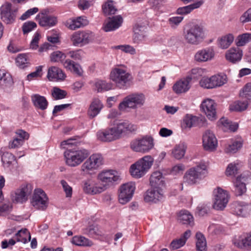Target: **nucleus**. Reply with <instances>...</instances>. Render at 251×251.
<instances>
[{
	"label": "nucleus",
	"mask_w": 251,
	"mask_h": 251,
	"mask_svg": "<svg viewBox=\"0 0 251 251\" xmlns=\"http://www.w3.org/2000/svg\"><path fill=\"white\" fill-rule=\"evenodd\" d=\"M136 126L126 120H114L113 126L97 132L98 139L104 142H109L122 138L123 134L133 132Z\"/></svg>",
	"instance_id": "nucleus-1"
},
{
	"label": "nucleus",
	"mask_w": 251,
	"mask_h": 251,
	"mask_svg": "<svg viewBox=\"0 0 251 251\" xmlns=\"http://www.w3.org/2000/svg\"><path fill=\"white\" fill-rule=\"evenodd\" d=\"M183 36L187 44L198 45L204 37V30L202 26L197 24L193 25L184 29Z\"/></svg>",
	"instance_id": "nucleus-2"
},
{
	"label": "nucleus",
	"mask_w": 251,
	"mask_h": 251,
	"mask_svg": "<svg viewBox=\"0 0 251 251\" xmlns=\"http://www.w3.org/2000/svg\"><path fill=\"white\" fill-rule=\"evenodd\" d=\"M153 161V158L150 155L144 156L131 165L130 168L131 175L137 178L142 177L151 168Z\"/></svg>",
	"instance_id": "nucleus-3"
},
{
	"label": "nucleus",
	"mask_w": 251,
	"mask_h": 251,
	"mask_svg": "<svg viewBox=\"0 0 251 251\" xmlns=\"http://www.w3.org/2000/svg\"><path fill=\"white\" fill-rule=\"evenodd\" d=\"M66 164L71 167H75L80 164L89 155L87 150L82 149H68L64 152Z\"/></svg>",
	"instance_id": "nucleus-4"
},
{
	"label": "nucleus",
	"mask_w": 251,
	"mask_h": 251,
	"mask_svg": "<svg viewBox=\"0 0 251 251\" xmlns=\"http://www.w3.org/2000/svg\"><path fill=\"white\" fill-rule=\"evenodd\" d=\"M207 166L204 164H200L189 169L185 174L184 182L188 184H194L199 182L207 175Z\"/></svg>",
	"instance_id": "nucleus-5"
},
{
	"label": "nucleus",
	"mask_w": 251,
	"mask_h": 251,
	"mask_svg": "<svg viewBox=\"0 0 251 251\" xmlns=\"http://www.w3.org/2000/svg\"><path fill=\"white\" fill-rule=\"evenodd\" d=\"M145 101V96L142 93H133L125 97L119 104V109L120 111H126V108L135 109L138 105L141 106Z\"/></svg>",
	"instance_id": "nucleus-6"
},
{
	"label": "nucleus",
	"mask_w": 251,
	"mask_h": 251,
	"mask_svg": "<svg viewBox=\"0 0 251 251\" xmlns=\"http://www.w3.org/2000/svg\"><path fill=\"white\" fill-rule=\"evenodd\" d=\"M110 79L120 89L126 87L127 84L131 78V75L125 69L120 68L113 69L110 75Z\"/></svg>",
	"instance_id": "nucleus-7"
},
{
	"label": "nucleus",
	"mask_w": 251,
	"mask_h": 251,
	"mask_svg": "<svg viewBox=\"0 0 251 251\" xmlns=\"http://www.w3.org/2000/svg\"><path fill=\"white\" fill-rule=\"evenodd\" d=\"M95 38L94 33L87 30L74 32L71 35L70 39L74 46L82 47L92 42Z\"/></svg>",
	"instance_id": "nucleus-8"
},
{
	"label": "nucleus",
	"mask_w": 251,
	"mask_h": 251,
	"mask_svg": "<svg viewBox=\"0 0 251 251\" xmlns=\"http://www.w3.org/2000/svg\"><path fill=\"white\" fill-rule=\"evenodd\" d=\"M154 146L153 139L151 137H145L140 139L132 140L130 144V148L135 152L146 153Z\"/></svg>",
	"instance_id": "nucleus-9"
},
{
	"label": "nucleus",
	"mask_w": 251,
	"mask_h": 251,
	"mask_svg": "<svg viewBox=\"0 0 251 251\" xmlns=\"http://www.w3.org/2000/svg\"><path fill=\"white\" fill-rule=\"evenodd\" d=\"M32 191L30 184L22 185L19 189L11 193V201L15 203H23L27 200V196Z\"/></svg>",
	"instance_id": "nucleus-10"
},
{
	"label": "nucleus",
	"mask_w": 251,
	"mask_h": 251,
	"mask_svg": "<svg viewBox=\"0 0 251 251\" xmlns=\"http://www.w3.org/2000/svg\"><path fill=\"white\" fill-rule=\"evenodd\" d=\"M17 11L18 8L13 7L9 2H5L0 7L1 19L6 24H12L16 19Z\"/></svg>",
	"instance_id": "nucleus-11"
},
{
	"label": "nucleus",
	"mask_w": 251,
	"mask_h": 251,
	"mask_svg": "<svg viewBox=\"0 0 251 251\" xmlns=\"http://www.w3.org/2000/svg\"><path fill=\"white\" fill-rule=\"evenodd\" d=\"M214 201L213 207L216 210L224 209L228 201L227 192L222 188H218L214 192Z\"/></svg>",
	"instance_id": "nucleus-12"
},
{
	"label": "nucleus",
	"mask_w": 251,
	"mask_h": 251,
	"mask_svg": "<svg viewBox=\"0 0 251 251\" xmlns=\"http://www.w3.org/2000/svg\"><path fill=\"white\" fill-rule=\"evenodd\" d=\"M31 203L36 209L44 210L48 206L47 196L42 190L35 189Z\"/></svg>",
	"instance_id": "nucleus-13"
},
{
	"label": "nucleus",
	"mask_w": 251,
	"mask_h": 251,
	"mask_svg": "<svg viewBox=\"0 0 251 251\" xmlns=\"http://www.w3.org/2000/svg\"><path fill=\"white\" fill-rule=\"evenodd\" d=\"M135 189V184L133 182L123 184L119 189V202L122 204H125L128 202L132 197Z\"/></svg>",
	"instance_id": "nucleus-14"
},
{
	"label": "nucleus",
	"mask_w": 251,
	"mask_h": 251,
	"mask_svg": "<svg viewBox=\"0 0 251 251\" xmlns=\"http://www.w3.org/2000/svg\"><path fill=\"white\" fill-rule=\"evenodd\" d=\"M202 145L205 151H213L216 150L218 146L217 139L213 132L206 130L202 135Z\"/></svg>",
	"instance_id": "nucleus-15"
},
{
	"label": "nucleus",
	"mask_w": 251,
	"mask_h": 251,
	"mask_svg": "<svg viewBox=\"0 0 251 251\" xmlns=\"http://www.w3.org/2000/svg\"><path fill=\"white\" fill-rule=\"evenodd\" d=\"M164 198V191L163 189L151 188L147 190L144 197L146 202L157 203L161 201Z\"/></svg>",
	"instance_id": "nucleus-16"
},
{
	"label": "nucleus",
	"mask_w": 251,
	"mask_h": 251,
	"mask_svg": "<svg viewBox=\"0 0 251 251\" xmlns=\"http://www.w3.org/2000/svg\"><path fill=\"white\" fill-rule=\"evenodd\" d=\"M216 104L211 99H207L203 101L201 107L207 117L212 121L216 119Z\"/></svg>",
	"instance_id": "nucleus-17"
},
{
	"label": "nucleus",
	"mask_w": 251,
	"mask_h": 251,
	"mask_svg": "<svg viewBox=\"0 0 251 251\" xmlns=\"http://www.w3.org/2000/svg\"><path fill=\"white\" fill-rule=\"evenodd\" d=\"M113 171H103L99 174L98 179L103 183L102 186L107 187L119 179V176L115 175Z\"/></svg>",
	"instance_id": "nucleus-18"
},
{
	"label": "nucleus",
	"mask_w": 251,
	"mask_h": 251,
	"mask_svg": "<svg viewBox=\"0 0 251 251\" xmlns=\"http://www.w3.org/2000/svg\"><path fill=\"white\" fill-rule=\"evenodd\" d=\"M215 56L214 50L212 48H207L198 50L195 54L196 61L203 62L212 60Z\"/></svg>",
	"instance_id": "nucleus-19"
},
{
	"label": "nucleus",
	"mask_w": 251,
	"mask_h": 251,
	"mask_svg": "<svg viewBox=\"0 0 251 251\" xmlns=\"http://www.w3.org/2000/svg\"><path fill=\"white\" fill-rule=\"evenodd\" d=\"M192 79V76H187L176 82L173 86V89L176 94H181L188 91L191 86L190 83Z\"/></svg>",
	"instance_id": "nucleus-20"
},
{
	"label": "nucleus",
	"mask_w": 251,
	"mask_h": 251,
	"mask_svg": "<svg viewBox=\"0 0 251 251\" xmlns=\"http://www.w3.org/2000/svg\"><path fill=\"white\" fill-rule=\"evenodd\" d=\"M105 190V186H99L92 180H87L84 183L83 190L89 194L95 195L100 193Z\"/></svg>",
	"instance_id": "nucleus-21"
},
{
	"label": "nucleus",
	"mask_w": 251,
	"mask_h": 251,
	"mask_svg": "<svg viewBox=\"0 0 251 251\" xmlns=\"http://www.w3.org/2000/svg\"><path fill=\"white\" fill-rule=\"evenodd\" d=\"M150 183L152 188L163 189L165 186V181L162 173L159 171L153 172L151 176Z\"/></svg>",
	"instance_id": "nucleus-22"
},
{
	"label": "nucleus",
	"mask_w": 251,
	"mask_h": 251,
	"mask_svg": "<svg viewBox=\"0 0 251 251\" xmlns=\"http://www.w3.org/2000/svg\"><path fill=\"white\" fill-rule=\"evenodd\" d=\"M242 56V50L238 48H232L228 50L226 53V60L233 63L240 61Z\"/></svg>",
	"instance_id": "nucleus-23"
},
{
	"label": "nucleus",
	"mask_w": 251,
	"mask_h": 251,
	"mask_svg": "<svg viewBox=\"0 0 251 251\" xmlns=\"http://www.w3.org/2000/svg\"><path fill=\"white\" fill-rule=\"evenodd\" d=\"M122 22L123 19L120 15L113 16L109 18V21L105 24L103 30L105 32L114 30L120 26Z\"/></svg>",
	"instance_id": "nucleus-24"
},
{
	"label": "nucleus",
	"mask_w": 251,
	"mask_h": 251,
	"mask_svg": "<svg viewBox=\"0 0 251 251\" xmlns=\"http://www.w3.org/2000/svg\"><path fill=\"white\" fill-rule=\"evenodd\" d=\"M31 99L36 108L41 110H44L47 108L48 101L45 97L39 94H34L31 96Z\"/></svg>",
	"instance_id": "nucleus-25"
},
{
	"label": "nucleus",
	"mask_w": 251,
	"mask_h": 251,
	"mask_svg": "<svg viewBox=\"0 0 251 251\" xmlns=\"http://www.w3.org/2000/svg\"><path fill=\"white\" fill-rule=\"evenodd\" d=\"M47 77L50 80H63L66 75L61 69L53 66L49 68Z\"/></svg>",
	"instance_id": "nucleus-26"
},
{
	"label": "nucleus",
	"mask_w": 251,
	"mask_h": 251,
	"mask_svg": "<svg viewBox=\"0 0 251 251\" xmlns=\"http://www.w3.org/2000/svg\"><path fill=\"white\" fill-rule=\"evenodd\" d=\"M103 106L102 102L99 99H94L88 109L89 116L91 118L96 117L100 112Z\"/></svg>",
	"instance_id": "nucleus-27"
},
{
	"label": "nucleus",
	"mask_w": 251,
	"mask_h": 251,
	"mask_svg": "<svg viewBox=\"0 0 251 251\" xmlns=\"http://www.w3.org/2000/svg\"><path fill=\"white\" fill-rule=\"evenodd\" d=\"M84 234L89 237L94 238H98L103 235L102 230L97 225H91L83 229Z\"/></svg>",
	"instance_id": "nucleus-28"
},
{
	"label": "nucleus",
	"mask_w": 251,
	"mask_h": 251,
	"mask_svg": "<svg viewBox=\"0 0 251 251\" xmlns=\"http://www.w3.org/2000/svg\"><path fill=\"white\" fill-rule=\"evenodd\" d=\"M249 206L246 204H243L239 202H235L232 206L233 213L237 216L245 217L249 213Z\"/></svg>",
	"instance_id": "nucleus-29"
},
{
	"label": "nucleus",
	"mask_w": 251,
	"mask_h": 251,
	"mask_svg": "<svg viewBox=\"0 0 251 251\" xmlns=\"http://www.w3.org/2000/svg\"><path fill=\"white\" fill-rule=\"evenodd\" d=\"M178 220L183 225L192 226L194 225V218L192 215L187 210L179 212Z\"/></svg>",
	"instance_id": "nucleus-30"
},
{
	"label": "nucleus",
	"mask_w": 251,
	"mask_h": 251,
	"mask_svg": "<svg viewBox=\"0 0 251 251\" xmlns=\"http://www.w3.org/2000/svg\"><path fill=\"white\" fill-rule=\"evenodd\" d=\"M247 177L241 175L236 178L235 183L234 192L236 196H241L246 191V185L244 183Z\"/></svg>",
	"instance_id": "nucleus-31"
},
{
	"label": "nucleus",
	"mask_w": 251,
	"mask_h": 251,
	"mask_svg": "<svg viewBox=\"0 0 251 251\" xmlns=\"http://www.w3.org/2000/svg\"><path fill=\"white\" fill-rule=\"evenodd\" d=\"M204 3L203 0H200L189 5L179 7L177 9V13L180 15L187 14L193 10L201 7Z\"/></svg>",
	"instance_id": "nucleus-32"
},
{
	"label": "nucleus",
	"mask_w": 251,
	"mask_h": 251,
	"mask_svg": "<svg viewBox=\"0 0 251 251\" xmlns=\"http://www.w3.org/2000/svg\"><path fill=\"white\" fill-rule=\"evenodd\" d=\"M219 124L221 125L222 129L225 131H235L237 130L238 125L236 123H233L226 118H222L219 121Z\"/></svg>",
	"instance_id": "nucleus-33"
},
{
	"label": "nucleus",
	"mask_w": 251,
	"mask_h": 251,
	"mask_svg": "<svg viewBox=\"0 0 251 251\" xmlns=\"http://www.w3.org/2000/svg\"><path fill=\"white\" fill-rule=\"evenodd\" d=\"M15 241L21 242L25 243L28 241H30L31 239V235L29 232L26 228L20 230L13 238Z\"/></svg>",
	"instance_id": "nucleus-34"
},
{
	"label": "nucleus",
	"mask_w": 251,
	"mask_h": 251,
	"mask_svg": "<svg viewBox=\"0 0 251 251\" xmlns=\"http://www.w3.org/2000/svg\"><path fill=\"white\" fill-rule=\"evenodd\" d=\"M71 242L76 246L91 247L93 245L92 241L82 236H75L72 239Z\"/></svg>",
	"instance_id": "nucleus-35"
},
{
	"label": "nucleus",
	"mask_w": 251,
	"mask_h": 251,
	"mask_svg": "<svg viewBox=\"0 0 251 251\" xmlns=\"http://www.w3.org/2000/svg\"><path fill=\"white\" fill-rule=\"evenodd\" d=\"M12 84V78L10 74L0 70V85L2 89L10 86Z\"/></svg>",
	"instance_id": "nucleus-36"
},
{
	"label": "nucleus",
	"mask_w": 251,
	"mask_h": 251,
	"mask_svg": "<svg viewBox=\"0 0 251 251\" xmlns=\"http://www.w3.org/2000/svg\"><path fill=\"white\" fill-rule=\"evenodd\" d=\"M112 88V84L107 83L104 80H98L94 84V89L97 92H101L104 91H108Z\"/></svg>",
	"instance_id": "nucleus-37"
},
{
	"label": "nucleus",
	"mask_w": 251,
	"mask_h": 251,
	"mask_svg": "<svg viewBox=\"0 0 251 251\" xmlns=\"http://www.w3.org/2000/svg\"><path fill=\"white\" fill-rule=\"evenodd\" d=\"M187 146L184 143H180L176 145L172 151L173 156L177 159L182 158L185 155Z\"/></svg>",
	"instance_id": "nucleus-38"
},
{
	"label": "nucleus",
	"mask_w": 251,
	"mask_h": 251,
	"mask_svg": "<svg viewBox=\"0 0 251 251\" xmlns=\"http://www.w3.org/2000/svg\"><path fill=\"white\" fill-rule=\"evenodd\" d=\"M196 248L198 251H206V241L204 235L201 232L196 234Z\"/></svg>",
	"instance_id": "nucleus-39"
},
{
	"label": "nucleus",
	"mask_w": 251,
	"mask_h": 251,
	"mask_svg": "<svg viewBox=\"0 0 251 251\" xmlns=\"http://www.w3.org/2000/svg\"><path fill=\"white\" fill-rule=\"evenodd\" d=\"M233 40L234 36L232 34H227L219 40V46L223 49H226L231 44Z\"/></svg>",
	"instance_id": "nucleus-40"
},
{
	"label": "nucleus",
	"mask_w": 251,
	"mask_h": 251,
	"mask_svg": "<svg viewBox=\"0 0 251 251\" xmlns=\"http://www.w3.org/2000/svg\"><path fill=\"white\" fill-rule=\"evenodd\" d=\"M102 10L105 15L108 16L115 14L117 9L114 5L113 1L111 0H108L102 5Z\"/></svg>",
	"instance_id": "nucleus-41"
},
{
	"label": "nucleus",
	"mask_w": 251,
	"mask_h": 251,
	"mask_svg": "<svg viewBox=\"0 0 251 251\" xmlns=\"http://www.w3.org/2000/svg\"><path fill=\"white\" fill-rule=\"evenodd\" d=\"M57 23L56 18L53 16H44L39 21V25L42 26H51L54 25Z\"/></svg>",
	"instance_id": "nucleus-42"
},
{
	"label": "nucleus",
	"mask_w": 251,
	"mask_h": 251,
	"mask_svg": "<svg viewBox=\"0 0 251 251\" xmlns=\"http://www.w3.org/2000/svg\"><path fill=\"white\" fill-rule=\"evenodd\" d=\"M235 246L247 250H251V232L241 240V242H235Z\"/></svg>",
	"instance_id": "nucleus-43"
},
{
	"label": "nucleus",
	"mask_w": 251,
	"mask_h": 251,
	"mask_svg": "<svg viewBox=\"0 0 251 251\" xmlns=\"http://www.w3.org/2000/svg\"><path fill=\"white\" fill-rule=\"evenodd\" d=\"M251 41V33H244L238 36L236 45L237 47L244 46L246 44Z\"/></svg>",
	"instance_id": "nucleus-44"
},
{
	"label": "nucleus",
	"mask_w": 251,
	"mask_h": 251,
	"mask_svg": "<svg viewBox=\"0 0 251 251\" xmlns=\"http://www.w3.org/2000/svg\"><path fill=\"white\" fill-rule=\"evenodd\" d=\"M248 106V103L247 101H237L230 106L229 109L231 111H242L246 110Z\"/></svg>",
	"instance_id": "nucleus-45"
},
{
	"label": "nucleus",
	"mask_w": 251,
	"mask_h": 251,
	"mask_svg": "<svg viewBox=\"0 0 251 251\" xmlns=\"http://www.w3.org/2000/svg\"><path fill=\"white\" fill-rule=\"evenodd\" d=\"M242 147V143L241 142L235 141L228 145L225 149V151L226 153H234L240 150Z\"/></svg>",
	"instance_id": "nucleus-46"
},
{
	"label": "nucleus",
	"mask_w": 251,
	"mask_h": 251,
	"mask_svg": "<svg viewBox=\"0 0 251 251\" xmlns=\"http://www.w3.org/2000/svg\"><path fill=\"white\" fill-rule=\"evenodd\" d=\"M16 63L17 66L21 69L25 68L29 64L25 54H19L16 59Z\"/></svg>",
	"instance_id": "nucleus-47"
},
{
	"label": "nucleus",
	"mask_w": 251,
	"mask_h": 251,
	"mask_svg": "<svg viewBox=\"0 0 251 251\" xmlns=\"http://www.w3.org/2000/svg\"><path fill=\"white\" fill-rule=\"evenodd\" d=\"M196 119L197 116L187 114L183 119V126L184 128H191L193 126H196Z\"/></svg>",
	"instance_id": "nucleus-48"
},
{
	"label": "nucleus",
	"mask_w": 251,
	"mask_h": 251,
	"mask_svg": "<svg viewBox=\"0 0 251 251\" xmlns=\"http://www.w3.org/2000/svg\"><path fill=\"white\" fill-rule=\"evenodd\" d=\"M213 83L214 88L220 87L225 84L226 82V76L225 75H215L212 76Z\"/></svg>",
	"instance_id": "nucleus-49"
},
{
	"label": "nucleus",
	"mask_w": 251,
	"mask_h": 251,
	"mask_svg": "<svg viewBox=\"0 0 251 251\" xmlns=\"http://www.w3.org/2000/svg\"><path fill=\"white\" fill-rule=\"evenodd\" d=\"M238 164L235 163H230L227 167L226 171V175L229 176H234L238 173Z\"/></svg>",
	"instance_id": "nucleus-50"
},
{
	"label": "nucleus",
	"mask_w": 251,
	"mask_h": 251,
	"mask_svg": "<svg viewBox=\"0 0 251 251\" xmlns=\"http://www.w3.org/2000/svg\"><path fill=\"white\" fill-rule=\"evenodd\" d=\"M240 96L248 100L251 99V82L245 85L240 93Z\"/></svg>",
	"instance_id": "nucleus-51"
},
{
	"label": "nucleus",
	"mask_w": 251,
	"mask_h": 251,
	"mask_svg": "<svg viewBox=\"0 0 251 251\" xmlns=\"http://www.w3.org/2000/svg\"><path fill=\"white\" fill-rule=\"evenodd\" d=\"M66 55L60 51H56L53 52L50 56V61L51 62H61L63 61L66 58Z\"/></svg>",
	"instance_id": "nucleus-52"
},
{
	"label": "nucleus",
	"mask_w": 251,
	"mask_h": 251,
	"mask_svg": "<svg viewBox=\"0 0 251 251\" xmlns=\"http://www.w3.org/2000/svg\"><path fill=\"white\" fill-rule=\"evenodd\" d=\"M51 95L55 100H60L65 98L67 92L57 87H54L51 92Z\"/></svg>",
	"instance_id": "nucleus-53"
},
{
	"label": "nucleus",
	"mask_w": 251,
	"mask_h": 251,
	"mask_svg": "<svg viewBox=\"0 0 251 251\" xmlns=\"http://www.w3.org/2000/svg\"><path fill=\"white\" fill-rule=\"evenodd\" d=\"M212 76L210 77H203L200 81V85L204 88L212 89L214 88Z\"/></svg>",
	"instance_id": "nucleus-54"
},
{
	"label": "nucleus",
	"mask_w": 251,
	"mask_h": 251,
	"mask_svg": "<svg viewBox=\"0 0 251 251\" xmlns=\"http://www.w3.org/2000/svg\"><path fill=\"white\" fill-rule=\"evenodd\" d=\"M15 160V156L11 153L6 152L3 153L1 156V161L5 165L9 166Z\"/></svg>",
	"instance_id": "nucleus-55"
},
{
	"label": "nucleus",
	"mask_w": 251,
	"mask_h": 251,
	"mask_svg": "<svg viewBox=\"0 0 251 251\" xmlns=\"http://www.w3.org/2000/svg\"><path fill=\"white\" fill-rule=\"evenodd\" d=\"M97 169H98V167L90 157L81 166V170L83 171H90Z\"/></svg>",
	"instance_id": "nucleus-56"
},
{
	"label": "nucleus",
	"mask_w": 251,
	"mask_h": 251,
	"mask_svg": "<svg viewBox=\"0 0 251 251\" xmlns=\"http://www.w3.org/2000/svg\"><path fill=\"white\" fill-rule=\"evenodd\" d=\"M12 209V205L10 202L1 204L0 203V216L8 214Z\"/></svg>",
	"instance_id": "nucleus-57"
},
{
	"label": "nucleus",
	"mask_w": 251,
	"mask_h": 251,
	"mask_svg": "<svg viewBox=\"0 0 251 251\" xmlns=\"http://www.w3.org/2000/svg\"><path fill=\"white\" fill-rule=\"evenodd\" d=\"M115 49L121 50L122 51L126 52L129 53L131 54H134L135 53V50L133 47L128 45H119L113 47Z\"/></svg>",
	"instance_id": "nucleus-58"
},
{
	"label": "nucleus",
	"mask_w": 251,
	"mask_h": 251,
	"mask_svg": "<svg viewBox=\"0 0 251 251\" xmlns=\"http://www.w3.org/2000/svg\"><path fill=\"white\" fill-rule=\"evenodd\" d=\"M36 24L32 21H28L24 23L22 28L24 34L27 33L36 27Z\"/></svg>",
	"instance_id": "nucleus-59"
},
{
	"label": "nucleus",
	"mask_w": 251,
	"mask_h": 251,
	"mask_svg": "<svg viewBox=\"0 0 251 251\" xmlns=\"http://www.w3.org/2000/svg\"><path fill=\"white\" fill-rule=\"evenodd\" d=\"M23 144V140L17 137L9 142L8 147L9 149H16L19 148Z\"/></svg>",
	"instance_id": "nucleus-60"
},
{
	"label": "nucleus",
	"mask_w": 251,
	"mask_h": 251,
	"mask_svg": "<svg viewBox=\"0 0 251 251\" xmlns=\"http://www.w3.org/2000/svg\"><path fill=\"white\" fill-rule=\"evenodd\" d=\"M60 183L65 193L66 197H71L72 195V188L64 180H61Z\"/></svg>",
	"instance_id": "nucleus-61"
},
{
	"label": "nucleus",
	"mask_w": 251,
	"mask_h": 251,
	"mask_svg": "<svg viewBox=\"0 0 251 251\" xmlns=\"http://www.w3.org/2000/svg\"><path fill=\"white\" fill-rule=\"evenodd\" d=\"M185 244V241L180 238L173 240L170 244V248L172 250H175L183 246Z\"/></svg>",
	"instance_id": "nucleus-62"
},
{
	"label": "nucleus",
	"mask_w": 251,
	"mask_h": 251,
	"mask_svg": "<svg viewBox=\"0 0 251 251\" xmlns=\"http://www.w3.org/2000/svg\"><path fill=\"white\" fill-rule=\"evenodd\" d=\"M183 19V17L181 16L173 17L170 18L168 22L170 26L175 27L178 25Z\"/></svg>",
	"instance_id": "nucleus-63"
},
{
	"label": "nucleus",
	"mask_w": 251,
	"mask_h": 251,
	"mask_svg": "<svg viewBox=\"0 0 251 251\" xmlns=\"http://www.w3.org/2000/svg\"><path fill=\"white\" fill-rule=\"evenodd\" d=\"M240 21L242 23L251 22V8L249 9L241 16Z\"/></svg>",
	"instance_id": "nucleus-64"
}]
</instances>
